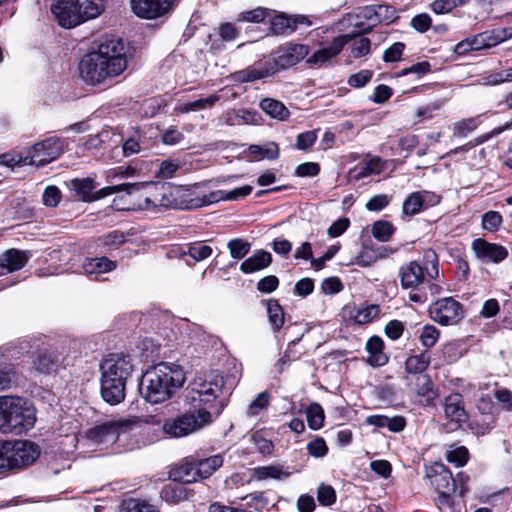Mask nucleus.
<instances>
[{
	"mask_svg": "<svg viewBox=\"0 0 512 512\" xmlns=\"http://www.w3.org/2000/svg\"><path fill=\"white\" fill-rule=\"evenodd\" d=\"M98 241L105 247L115 249L122 245L126 241V238L123 232L114 230L105 235L100 236Z\"/></svg>",
	"mask_w": 512,
	"mask_h": 512,
	"instance_id": "nucleus-53",
	"label": "nucleus"
},
{
	"mask_svg": "<svg viewBox=\"0 0 512 512\" xmlns=\"http://www.w3.org/2000/svg\"><path fill=\"white\" fill-rule=\"evenodd\" d=\"M377 23H390L396 18V10L389 5H376Z\"/></svg>",
	"mask_w": 512,
	"mask_h": 512,
	"instance_id": "nucleus-61",
	"label": "nucleus"
},
{
	"mask_svg": "<svg viewBox=\"0 0 512 512\" xmlns=\"http://www.w3.org/2000/svg\"><path fill=\"white\" fill-rule=\"evenodd\" d=\"M372 76L373 72L371 70H361L349 76L348 84L354 88H361L371 80Z\"/></svg>",
	"mask_w": 512,
	"mask_h": 512,
	"instance_id": "nucleus-60",
	"label": "nucleus"
},
{
	"mask_svg": "<svg viewBox=\"0 0 512 512\" xmlns=\"http://www.w3.org/2000/svg\"><path fill=\"white\" fill-rule=\"evenodd\" d=\"M429 313L432 320L442 326L455 325L464 317L462 304L452 297L435 301L431 304Z\"/></svg>",
	"mask_w": 512,
	"mask_h": 512,
	"instance_id": "nucleus-11",
	"label": "nucleus"
},
{
	"mask_svg": "<svg viewBox=\"0 0 512 512\" xmlns=\"http://www.w3.org/2000/svg\"><path fill=\"white\" fill-rule=\"evenodd\" d=\"M308 45L288 42L270 53V58L257 61L247 68L237 71L235 79L239 82H254L286 70L300 63L309 55Z\"/></svg>",
	"mask_w": 512,
	"mask_h": 512,
	"instance_id": "nucleus-1",
	"label": "nucleus"
},
{
	"mask_svg": "<svg viewBox=\"0 0 512 512\" xmlns=\"http://www.w3.org/2000/svg\"><path fill=\"white\" fill-rule=\"evenodd\" d=\"M444 413L446 419L457 426L466 421L467 414L460 394H450L445 398Z\"/></svg>",
	"mask_w": 512,
	"mask_h": 512,
	"instance_id": "nucleus-21",
	"label": "nucleus"
},
{
	"mask_svg": "<svg viewBox=\"0 0 512 512\" xmlns=\"http://www.w3.org/2000/svg\"><path fill=\"white\" fill-rule=\"evenodd\" d=\"M384 168V163L379 157L371 158L367 161L357 164L351 173L356 180L366 178L368 176L379 174Z\"/></svg>",
	"mask_w": 512,
	"mask_h": 512,
	"instance_id": "nucleus-29",
	"label": "nucleus"
},
{
	"mask_svg": "<svg viewBox=\"0 0 512 512\" xmlns=\"http://www.w3.org/2000/svg\"><path fill=\"white\" fill-rule=\"evenodd\" d=\"M395 232V227L392 223L379 220L373 223L371 233L375 239L380 242H387Z\"/></svg>",
	"mask_w": 512,
	"mask_h": 512,
	"instance_id": "nucleus-40",
	"label": "nucleus"
},
{
	"mask_svg": "<svg viewBox=\"0 0 512 512\" xmlns=\"http://www.w3.org/2000/svg\"><path fill=\"white\" fill-rule=\"evenodd\" d=\"M260 108L270 117L280 121L286 120L290 114L289 110L282 102L272 98L263 99L260 102Z\"/></svg>",
	"mask_w": 512,
	"mask_h": 512,
	"instance_id": "nucleus-35",
	"label": "nucleus"
},
{
	"mask_svg": "<svg viewBox=\"0 0 512 512\" xmlns=\"http://www.w3.org/2000/svg\"><path fill=\"white\" fill-rule=\"evenodd\" d=\"M137 186V188H130L124 190L128 194H132L135 191L142 190L141 198H143V202L139 203V208L143 210L155 211L157 207H166L167 201L165 199V195L162 192L163 186L160 188L154 183H132Z\"/></svg>",
	"mask_w": 512,
	"mask_h": 512,
	"instance_id": "nucleus-17",
	"label": "nucleus"
},
{
	"mask_svg": "<svg viewBox=\"0 0 512 512\" xmlns=\"http://www.w3.org/2000/svg\"><path fill=\"white\" fill-rule=\"evenodd\" d=\"M161 498L168 503H179L189 498V493L186 488L178 483L166 484L161 492Z\"/></svg>",
	"mask_w": 512,
	"mask_h": 512,
	"instance_id": "nucleus-36",
	"label": "nucleus"
},
{
	"mask_svg": "<svg viewBox=\"0 0 512 512\" xmlns=\"http://www.w3.org/2000/svg\"><path fill=\"white\" fill-rule=\"evenodd\" d=\"M291 475L282 465L259 466L252 470L251 481H265L268 479L284 480Z\"/></svg>",
	"mask_w": 512,
	"mask_h": 512,
	"instance_id": "nucleus-24",
	"label": "nucleus"
},
{
	"mask_svg": "<svg viewBox=\"0 0 512 512\" xmlns=\"http://www.w3.org/2000/svg\"><path fill=\"white\" fill-rule=\"evenodd\" d=\"M132 370L128 356L112 354L101 362V395L105 402L116 405L124 400L126 381Z\"/></svg>",
	"mask_w": 512,
	"mask_h": 512,
	"instance_id": "nucleus-3",
	"label": "nucleus"
},
{
	"mask_svg": "<svg viewBox=\"0 0 512 512\" xmlns=\"http://www.w3.org/2000/svg\"><path fill=\"white\" fill-rule=\"evenodd\" d=\"M269 400L270 396L267 392H261L260 394H258L257 397L249 405L247 409V415H258L263 409H265L268 406Z\"/></svg>",
	"mask_w": 512,
	"mask_h": 512,
	"instance_id": "nucleus-56",
	"label": "nucleus"
},
{
	"mask_svg": "<svg viewBox=\"0 0 512 512\" xmlns=\"http://www.w3.org/2000/svg\"><path fill=\"white\" fill-rule=\"evenodd\" d=\"M93 52L107 60L108 63H119L121 73L127 68L125 44L119 38L103 39L97 50Z\"/></svg>",
	"mask_w": 512,
	"mask_h": 512,
	"instance_id": "nucleus-16",
	"label": "nucleus"
},
{
	"mask_svg": "<svg viewBox=\"0 0 512 512\" xmlns=\"http://www.w3.org/2000/svg\"><path fill=\"white\" fill-rule=\"evenodd\" d=\"M415 385L416 387L414 390L417 395L423 397L427 396L428 398L431 397L430 394L432 393L433 384L429 376L423 374L416 375Z\"/></svg>",
	"mask_w": 512,
	"mask_h": 512,
	"instance_id": "nucleus-57",
	"label": "nucleus"
},
{
	"mask_svg": "<svg viewBox=\"0 0 512 512\" xmlns=\"http://www.w3.org/2000/svg\"><path fill=\"white\" fill-rule=\"evenodd\" d=\"M433 474L429 473L428 477L431 484L437 492L442 496H449L455 491V480L452 478L451 472L443 464H435L432 468Z\"/></svg>",
	"mask_w": 512,
	"mask_h": 512,
	"instance_id": "nucleus-19",
	"label": "nucleus"
},
{
	"mask_svg": "<svg viewBox=\"0 0 512 512\" xmlns=\"http://www.w3.org/2000/svg\"><path fill=\"white\" fill-rule=\"evenodd\" d=\"M352 44L350 47V56L353 58H361L370 52L371 41L366 37L353 38L351 35Z\"/></svg>",
	"mask_w": 512,
	"mask_h": 512,
	"instance_id": "nucleus-49",
	"label": "nucleus"
},
{
	"mask_svg": "<svg viewBox=\"0 0 512 512\" xmlns=\"http://www.w3.org/2000/svg\"><path fill=\"white\" fill-rule=\"evenodd\" d=\"M380 307L376 304L359 305L350 311V318L357 324L370 323L379 316Z\"/></svg>",
	"mask_w": 512,
	"mask_h": 512,
	"instance_id": "nucleus-30",
	"label": "nucleus"
},
{
	"mask_svg": "<svg viewBox=\"0 0 512 512\" xmlns=\"http://www.w3.org/2000/svg\"><path fill=\"white\" fill-rule=\"evenodd\" d=\"M383 345V340L377 336H373L367 341L366 350L369 354L370 365L379 367L388 362V357L383 353Z\"/></svg>",
	"mask_w": 512,
	"mask_h": 512,
	"instance_id": "nucleus-27",
	"label": "nucleus"
},
{
	"mask_svg": "<svg viewBox=\"0 0 512 512\" xmlns=\"http://www.w3.org/2000/svg\"><path fill=\"white\" fill-rule=\"evenodd\" d=\"M82 80L88 85L108 84L121 74L119 63H108L107 60L93 51L86 54L79 64Z\"/></svg>",
	"mask_w": 512,
	"mask_h": 512,
	"instance_id": "nucleus-7",
	"label": "nucleus"
},
{
	"mask_svg": "<svg viewBox=\"0 0 512 512\" xmlns=\"http://www.w3.org/2000/svg\"><path fill=\"white\" fill-rule=\"evenodd\" d=\"M356 21L353 24L362 31H368L377 25L376 5L365 6L361 8L355 15Z\"/></svg>",
	"mask_w": 512,
	"mask_h": 512,
	"instance_id": "nucleus-34",
	"label": "nucleus"
},
{
	"mask_svg": "<svg viewBox=\"0 0 512 512\" xmlns=\"http://www.w3.org/2000/svg\"><path fill=\"white\" fill-rule=\"evenodd\" d=\"M196 465L194 461L185 462L176 470V478L185 483H194L199 481L198 473L196 472Z\"/></svg>",
	"mask_w": 512,
	"mask_h": 512,
	"instance_id": "nucleus-46",
	"label": "nucleus"
},
{
	"mask_svg": "<svg viewBox=\"0 0 512 512\" xmlns=\"http://www.w3.org/2000/svg\"><path fill=\"white\" fill-rule=\"evenodd\" d=\"M194 462L197 468L195 473H198L199 480H203L209 478L223 465V457L221 455H214Z\"/></svg>",
	"mask_w": 512,
	"mask_h": 512,
	"instance_id": "nucleus-33",
	"label": "nucleus"
},
{
	"mask_svg": "<svg viewBox=\"0 0 512 512\" xmlns=\"http://www.w3.org/2000/svg\"><path fill=\"white\" fill-rule=\"evenodd\" d=\"M258 120L257 113L249 110H239L227 118L230 125L255 124Z\"/></svg>",
	"mask_w": 512,
	"mask_h": 512,
	"instance_id": "nucleus-52",
	"label": "nucleus"
},
{
	"mask_svg": "<svg viewBox=\"0 0 512 512\" xmlns=\"http://www.w3.org/2000/svg\"><path fill=\"white\" fill-rule=\"evenodd\" d=\"M42 198L45 206L56 207L61 200V192L56 186H48Z\"/></svg>",
	"mask_w": 512,
	"mask_h": 512,
	"instance_id": "nucleus-63",
	"label": "nucleus"
},
{
	"mask_svg": "<svg viewBox=\"0 0 512 512\" xmlns=\"http://www.w3.org/2000/svg\"><path fill=\"white\" fill-rule=\"evenodd\" d=\"M485 48L487 47L484 41V37L483 34L480 33L478 35H475L471 38H467L466 40L459 42L456 46V51L458 53H465L468 51H477Z\"/></svg>",
	"mask_w": 512,
	"mask_h": 512,
	"instance_id": "nucleus-48",
	"label": "nucleus"
},
{
	"mask_svg": "<svg viewBox=\"0 0 512 512\" xmlns=\"http://www.w3.org/2000/svg\"><path fill=\"white\" fill-rule=\"evenodd\" d=\"M502 223V217L498 212L489 211L482 217L483 228L489 231L496 230Z\"/></svg>",
	"mask_w": 512,
	"mask_h": 512,
	"instance_id": "nucleus-64",
	"label": "nucleus"
},
{
	"mask_svg": "<svg viewBox=\"0 0 512 512\" xmlns=\"http://www.w3.org/2000/svg\"><path fill=\"white\" fill-rule=\"evenodd\" d=\"M472 250L475 256L485 263H500L508 256V251L505 247L490 243L482 238H477L472 242Z\"/></svg>",
	"mask_w": 512,
	"mask_h": 512,
	"instance_id": "nucleus-18",
	"label": "nucleus"
},
{
	"mask_svg": "<svg viewBox=\"0 0 512 512\" xmlns=\"http://www.w3.org/2000/svg\"><path fill=\"white\" fill-rule=\"evenodd\" d=\"M271 261L272 257L269 252L258 250L241 263L240 270L245 274H251L268 267Z\"/></svg>",
	"mask_w": 512,
	"mask_h": 512,
	"instance_id": "nucleus-26",
	"label": "nucleus"
},
{
	"mask_svg": "<svg viewBox=\"0 0 512 512\" xmlns=\"http://www.w3.org/2000/svg\"><path fill=\"white\" fill-rule=\"evenodd\" d=\"M487 48L494 47L497 44L512 37V30L495 29L492 31H485L482 33Z\"/></svg>",
	"mask_w": 512,
	"mask_h": 512,
	"instance_id": "nucleus-47",
	"label": "nucleus"
},
{
	"mask_svg": "<svg viewBox=\"0 0 512 512\" xmlns=\"http://www.w3.org/2000/svg\"><path fill=\"white\" fill-rule=\"evenodd\" d=\"M274 11L268 8L264 7H257L252 10L243 11L240 15L238 20L239 21H246L251 23H260L263 22L265 19L271 17V14H273Z\"/></svg>",
	"mask_w": 512,
	"mask_h": 512,
	"instance_id": "nucleus-45",
	"label": "nucleus"
},
{
	"mask_svg": "<svg viewBox=\"0 0 512 512\" xmlns=\"http://www.w3.org/2000/svg\"><path fill=\"white\" fill-rule=\"evenodd\" d=\"M116 268V263L106 257L89 258L83 264V270L88 275L98 276Z\"/></svg>",
	"mask_w": 512,
	"mask_h": 512,
	"instance_id": "nucleus-32",
	"label": "nucleus"
},
{
	"mask_svg": "<svg viewBox=\"0 0 512 512\" xmlns=\"http://www.w3.org/2000/svg\"><path fill=\"white\" fill-rule=\"evenodd\" d=\"M179 0H130L133 13L143 19H156L167 14Z\"/></svg>",
	"mask_w": 512,
	"mask_h": 512,
	"instance_id": "nucleus-14",
	"label": "nucleus"
},
{
	"mask_svg": "<svg viewBox=\"0 0 512 512\" xmlns=\"http://www.w3.org/2000/svg\"><path fill=\"white\" fill-rule=\"evenodd\" d=\"M440 336L439 330L433 325H425L420 334L421 344L426 348L433 347Z\"/></svg>",
	"mask_w": 512,
	"mask_h": 512,
	"instance_id": "nucleus-54",
	"label": "nucleus"
},
{
	"mask_svg": "<svg viewBox=\"0 0 512 512\" xmlns=\"http://www.w3.org/2000/svg\"><path fill=\"white\" fill-rule=\"evenodd\" d=\"M211 422L212 412L200 409L166 420L163 424V431L170 437L180 438L202 429Z\"/></svg>",
	"mask_w": 512,
	"mask_h": 512,
	"instance_id": "nucleus-8",
	"label": "nucleus"
},
{
	"mask_svg": "<svg viewBox=\"0 0 512 512\" xmlns=\"http://www.w3.org/2000/svg\"><path fill=\"white\" fill-rule=\"evenodd\" d=\"M306 417L309 427L312 430H319L324 423V410L318 403H312L306 410Z\"/></svg>",
	"mask_w": 512,
	"mask_h": 512,
	"instance_id": "nucleus-42",
	"label": "nucleus"
},
{
	"mask_svg": "<svg viewBox=\"0 0 512 512\" xmlns=\"http://www.w3.org/2000/svg\"><path fill=\"white\" fill-rule=\"evenodd\" d=\"M16 355L11 349H0V389L8 388L16 380V371L12 364L6 363L4 359L15 358Z\"/></svg>",
	"mask_w": 512,
	"mask_h": 512,
	"instance_id": "nucleus-25",
	"label": "nucleus"
},
{
	"mask_svg": "<svg viewBox=\"0 0 512 512\" xmlns=\"http://www.w3.org/2000/svg\"><path fill=\"white\" fill-rule=\"evenodd\" d=\"M132 425L133 423L129 420L108 421L91 428L87 432V437L96 444H113L130 431Z\"/></svg>",
	"mask_w": 512,
	"mask_h": 512,
	"instance_id": "nucleus-13",
	"label": "nucleus"
},
{
	"mask_svg": "<svg viewBox=\"0 0 512 512\" xmlns=\"http://www.w3.org/2000/svg\"><path fill=\"white\" fill-rule=\"evenodd\" d=\"M223 377L216 371L198 374L189 387L188 400L196 411L207 409L213 415H219L224 404L217 399L222 395Z\"/></svg>",
	"mask_w": 512,
	"mask_h": 512,
	"instance_id": "nucleus-5",
	"label": "nucleus"
},
{
	"mask_svg": "<svg viewBox=\"0 0 512 512\" xmlns=\"http://www.w3.org/2000/svg\"><path fill=\"white\" fill-rule=\"evenodd\" d=\"M424 260L427 264L425 267L426 275L431 278L435 279L438 277L439 271H438V257L436 253L433 250H427L424 252Z\"/></svg>",
	"mask_w": 512,
	"mask_h": 512,
	"instance_id": "nucleus-59",
	"label": "nucleus"
},
{
	"mask_svg": "<svg viewBox=\"0 0 512 512\" xmlns=\"http://www.w3.org/2000/svg\"><path fill=\"white\" fill-rule=\"evenodd\" d=\"M227 247L232 258L242 259L250 251L251 244L241 238H235L228 242Z\"/></svg>",
	"mask_w": 512,
	"mask_h": 512,
	"instance_id": "nucleus-51",
	"label": "nucleus"
},
{
	"mask_svg": "<svg viewBox=\"0 0 512 512\" xmlns=\"http://www.w3.org/2000/svg\"><path fill=\"white\" fill-rule=\"evenodd\" d=\"M29 255L17 249H9L0 256V267L7 272L20 270L25 266Z\"/></svg>",
	"mask_w": 512,
	"mask_h": 512,
	"instance_id": "nucleus-23",
	"label": "nucleus"
},
{
	"mask_svg": "<svg viewBox=\"0 0 512 512\" xmlns=\"http://www.w3.org/2000/svg\"><path fill=\"white\" fill-rule=\"evenodd\" d=\"M252 441L259 453L264 456L271 455L274 451V444L271 440L266 439L261 433L256 432L252 435Z\"/></svg>",
	"mask_w": 512,
	"mask_h": 512,
	"instance_id": "nucleus-58",
	"label": "nucleus"
},
{
	"mask_svg": "<svg viewBox=\"0 0 512 512\" xmlns=\"http://www.w3.org/2000/svg\"><path fill=\"white\" fill-rule=\"evenodd\" d=\"M184 382L185 373L181 366L161 362L144 373L139 391L147 402L159 404L170 399Z\"/></svg>",
	"mask_w": 512,
	"mask_h": 512,
	"instance_id": "nucleus-2",
	"label": "nucleus"
},
{
	"mask_svg": "<svg viewBox=\"0 0 512 512\" xmlns=\"http://www.w3.org/2000/svg\"><path fill=\"white\" fill-rule=\"evenodd\" d=\"M403 288H415L424 282V269L416 261L403 265L399 271Z\"/></svg>",
	"mask_w": 512,
	"mask_h": 512,
	"instance_id": "nucleus-22",
	"label": "nucleus"
},
{
	"mask_svg": "<svg viewBox=\"0 0 512 512\" xmlns=\"http://www.w3.org/2000/svg\"><path fill=\"white\" fill-rule=\"evenodd\" d=\"M248 156L252 160H260L263 158L274 160L279 157V148L276 143H269L264 146L250 145L248 148Z\"/></svg>",
	"mask_w": 512,
	"mask_h": 512,
	"instance_id": "nucleus-37",
	"label": "nucleus"
},
{
	"mask_svg": "<svg viewBox=\"0 0 512 512\" xmlns=\"http://www.w3.org/2000/svg\"><path fill=\"white\" fill-rule=\"evenodd\" d=\"M187 254L196 261H202L212 254V248L202 242H195L189 245Z\"/></svg>",
	"mask_w": 512,
	"mask_h": 512,
	"instance_id": "nucleus-55",
	"label": "nucleus"
},
{
	"mask_svg": "<svg viewBox=\"0 0 512 512\" xmlns=\"http://www.w3.org/2000/svg\"><path fill=\"white\" fill-rule=\"evenodd\" d=\"M267 313L274 330L278 331L284 324V312L277 300H268Z\"/></svg>",
	"mask_w": 512,
	"mask_h": 512,
	"instance_id": "nucleus-44",
	"label": "nucleus"
},
{
	"mask_svg": "<svg viewBox=\"0 0 512 512\" xmlns=\"http://www.w3.org/2000/svg\"><path fill=\"white\" fill-rule=\"evenodd\" d=\"M6 448L9 470L27 467L40 455L39 447L27 440L7 441Z\"/></svg>",
	"mask_w": 512,
	"mask_h": 512,
	"instance_id": "nucleus-10",
	"label": "nucleus"
},
{
	"mask_svg": "<svg viewBox=\"0 0 512 512\" xmlns=\"http://www.w3.org/2000/svg\"><path fill=\"white\" fill-rule=\"evenodd\" d=\"M67 185L69 189L75 193V196L83 202L97 201L108 195L123 192L126 189L137 188V186L133 184L123 183L96 190L97 184L95 180L90 177L72 179Z\"/></svg>",
	"mask_w": 512,
	"mask_h": 512,
	"instance_id": "nucleus-9",
	"label": "nucleus"
},
{
	"mask_svg": "<svg viewBox=\"0 0 512 512\" xmlns=\"http://www.w3.org/2000/svg\"><path fill=\"white\" fill-rule=\"evenodd\" d=\"M469 452L464 446H451L446 453V459L448 462L455 464L457 467L464 466L468 460Z\"/></svg>",
	"mask_w": 512,
	"mask_h": 512,
	"instance_id": "nucleus-50",
	"label": "nucleus"
},
{
	"mask_svg": "<svg viewBox=\"0 0 512 512\" xmlns=\"http://www.w3.org/2000/svg\"><path fill=\"white\" fill-rule=\"evenodd\" d=\"M430 364V355L426 352L410 356L406 361V370L409 373L420 375Z\"/></svg>",
	"mask_w": 512,
	"mask_h": 512,
	"instance_id": "nucleus-41",
	"label": "nucleus"
},
{
	"mask_svg": "<svg viewBox=\"0 0 512 512\" xmlns=\"http://www.w3.org/2000/svg\"><path fill=\"white\" fill-rule=\"evenodd\" d=\"M219 99V95L211 94L208 97L201 98L192 102L180 103L176 106L175 110L181 114L206 110L212 108L219 101Z\"/></svg>",
	"mask_w": 512,
	"mask_h": 512,
	"instance_id": "nucleus-31",
	"label": "nucleus"
},
{
	"mask_svg": "<svg viewBox=\"0 0 512 512\" xmlns=\"http://www.w3.org/2000/svg\"><path fill=\"white\" fill-rule=\"evenodd\" d=\"M479 117L462 119L453 124V136L457 138L466 137L479 126Z\"/></svg>",
	"mask_w": 512,
	"mask_h": 512,
	"instance_id": "nucleus-43",
	"label": "nucleus"
},
{
	"mask_svg": "<svg viewBox=\"0 0 512 512\" xmlns=\"http://www.w3.org/2000/svg\"><path fill=\"white\" fill-rule=\"evenodd\" d=\"M63 150V141L56 137L47 138L29 149L26 163L37 167L44 166L59 157Z\"/></svg>",
	"mask_w": 512,
	"mask_h": 512,
	"instance_id": "nucleus-12",
	"label": "nucleus"
},
{
	"mask_svg": "<svg viewBox=\"0 0 512 512\" xmlns=\"http://www.w3.org/2000/svg\"><path fill=\"white\" fill-rule=\"evenodd\" d=\"M105 2L106 0H54L51 11L61 27L70 29L101 15L105 10Z\"/></svg>",
	"mask_w": 512,
	"mask_h": 512,
	"instance_id": "nucleus-6",
	"label": "nucleus"
},
{
	"mask_svg": "<svg viewBox=\"0 0 512 512\" xmlns=\"http://www.w3.org/2000/svg\"><path fill=\"white\" fill-rule=\"evenodd\" d=\"M437 197L428 191L411 193L404 201L402 211L405 215L418 214L424 207L437 203Z\"/></svg>",
	"mask_w": 512,
	"mask_h": 512,
	"instance_id": "nucleus-20",
	"label": "nucleus"
},
{
	"mask_svg": "<svg viewBox=\"0 0 512 512\" xmlns=\"http://www.w3.org/2000/svg\"><path fill=\"white\" fill-rule=\"evenodd\" d=\"M405 45L402 42H395L384 51L383 60L385 62H396L402 57Z\"/></svg>",
	"mask_w": 512,
	"mask_h": 512,
	"instance_id": "nucleus-62",
	"label": "nucleus"
},
{
	"mask_svg": "<svg viewBox=\"0 0 512 512\" xmlns=\"http://www.w3.org/2000/svg\"><path fill=\"white\" fill-rule=\"evenodd\" d=\"M251 192L252 186L250 185H244L229 192L216 191L210 193L209 198L205 201V203H214L220 200H237L239 198L248 196Z\"/></svg>",
	"mask_w": 512,
	"mask_h": 512,
	"instance_id": "nucleus-38",
	"label": "nucleus"
},
{
	"mask_svg": "<svg viewBox=\"0 0 512 512\" xmlns=\"http://www.w3.org/2000/svg\"><path fill=\"white\" fill-rule=\"evenodd\" d=\"M492 407V401L488 396L481 397L478 409L482 412L483 416L481 419L476 421L478 426L476 433L484 435L494 427V417L490 413Z\"/></svg>",
	"mask_w": 512,
	"mask_h": 512,
	"instance_id": "nucleus-28",
	"label": "nucleus"
},
{
	"mask_svg": "<svg viewBox=\"0 0 512 512\" xmlns=\"http://www.w3.org/2000/svg\"><path fill=\"white\" fill-rule=\"evenodd\" d=\"M269 21L270 29L274 34L285 35L293 33L290 15L285 13H277L275 15L271 14Z\"/></svg>",
	"mask_w": 512,
	"mask_h": 512,
	"instance_id": "nucleus-39",
	"label": "nucleus"
},
{
	"mask_svg": "<svg viewBox=\"0 0 512 512\" xmlns=\"http://www.w3.org/2000/svg\"><path fill=\"white\" fill-rule=\"evenodd\" d=\"M351 40L349 34L335 37L328 45L316 50L311 56H307L306 64L310 68H320L336 57Z\"/></svg>",
	"mask_w": 512,
	"mask_h": 512,
	"instance_id": "nucleus-15",
	"label": "nucleus"
},
{
	"mask_svg": "<svg viewBox=\"0 0 512 512\" xmlns=\"http://www.w3.org/2000/svg\"><path fill=\"white\" fill-rule=\"evenodd\" d=\"M36 421L35 408L25 398L0 396V432L20 435L31 429Z\"/></svg>",
	"mask_w": 512,
	"mask_h": 512,
	"instance_id": "nucleus-4",
	"label": "nucleus"
}]
</instances>
